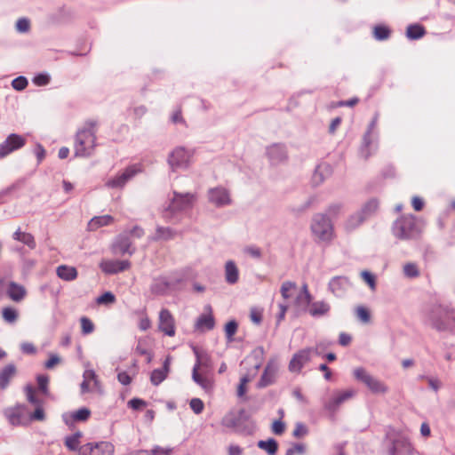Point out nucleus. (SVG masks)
<instances>
[{"label": "nucleus", "mask_w": 455, "mask_h": 455, "mask_svg": "<svg viewBox=\"0 0 455 455\" xmlns=\"http://www.w3.org/2000/svg\"><path fill=\"white\" fill-rule=\"evenodd\" d=\"M15 28L19 33H27L30 29V21L27 18H20L16 22Z\"/></svg>", "instance_id": "55"}, {"label": "nucleus", "mask_w": 455, "mask_h": 455, "mask_svg": "<svg viewBox=\"0 0 455 455\" xmlns=\"http://www.w3.org/2000/svg\"><path fill=\"white\" fill-rule=\"evenodd\" d=\"M112 251L115 254H129L135 252V248L132 246V242L127 234H120L112 245Z\"/></svg>", "instance_id": "19"}, {"label": "nucleus", "mask_w": 455, "mask_h": 455, "mask_svg": "<svg viewBox=\"0 0 455 455\" xmlns=\"http://www.w3.org/2000/svg\"><path fill=\"white\" fill-rule=\"evenodd\" d=\"M429 321L431 325L439 331L452 330L455 327V316L452 310L447 307L434 306Z\"/></svg>", "instance_id": "4"}, {"label": "nucleus", "mask_w": 455, "mask_h": 455, "mask_svg": "<svg viewBox=\"0 0 455 455\" xmlns=\"http://www.w3.org/2000/svg\"><path fill=\"white\" fill-rule=\"evenodd\" d=\"M12 238L27 245L29 249L33 250L36 247L34 235L30 233L21 232L20 228L13 233Z\"/></svg>", "instance_id": "34"}, {"label": "nucleus", "mask_w": 455, "mask_h": 455, "mask_svg": "<svg viewBox=\"0 0 455 455\" xmlns=\"http://www.w3.org/2000/svg\"><path fill=\"white\" fill-rule=\"evenodd\" d=\"M82 332L84 335H88L94 331L93 323L86 316H83L80 319Z\"/></svg>", "instance_id": "50"}, {"label": "nucleus", "mask_w": 455, "mask_h": 455, "mask_svg": "<svg viewBox=\"0 0 455 455\" xmlns=\"http://www.w3.org/2000/svg\"><path fill=\"white\" fill-rule=\"evenodd\" d=\"M28 84V79L23 76H20L12 81V88L19 92L26 89Z\"/></svg>", "instance_id": "52"}, {"label": "nucleus", "mask_w": 455, "mask_h": 455, "mask_svg": "<svg viewBox=\"0 0 455 455\" xmlns=\"http://www.w3.org/2000/svg\"><path fill=\"white\" fill-rule=\"evenodd\" d=\"M2 316L6 323H13L18 318V312L13 307H6L3 308Z\"/></svg>", "instance_id": "44"}, {"label": "nucleus", "mask_w": 455, "mask_h": 455, "mask_svg": "<svg viewBox=\"0 0 455 455\" xmlns=\"http://www.w3.org/2000/svg\"><path fill=\"white\" fill-rule=\"evenodd\" d=\"M91 411L85 407H83L76 411L71 412L69 415L64 414L63 419L66 424L69 423L68 418H70L72 421H85L89 419Z\"/></svg>", "instance_id": "35"}, {"label": "nucleus", "mask_w": 455, "mask_h": 455, "mask_svg": "<svg viewBox=\"0 0 455 455\" xmlns=\"http://www.w3.org/2000/svg\"><path fill=\"white\" fill-rule=\"evenodd\" d=\"M374 38L378 41L387 40L390 36V29L383 25H378L373 29Z\"/></svg>", "instance_id": "43"}, {"label": "nucleus", "mask_w": 455, "mask_h": 455, "mask_svg": "<svg viewBox=\"0 0 455 455\" xmlns=\"http://www.w3.org/2000/svg\"><path fill=\"white\" fill-rule=\"evenodd\" d=\"M426 34L425 28L419 24H411L407 27L406 36L411 40L421 38Z\"/></svg>", "instance_id": "39"}, {"label": "nucleus", "mask_w": 455, "mask_h": 455, "mask_svg": "<svg viewBox=\"0 0 455 455\" xmlns=\"http://www.w3.org/2000/svg\"><path fill=\"white\" fill-rule=\"evenodd\" d=\"M351 287V282L347 276L338 275L332 277L329 283V291L336 297H343Z\"/></svg>", "instance_id": "18"}, {"label": "nucleus", "mask_w": 455, "mask_h": 455, "mask_svg": "<svg viewBox=\"0 0 455 455\" xmlns=\"http://www.w3.org/2000/svg\"><path fill=\"white\" fill-rule=\"evenodd\" d=\"M361 276L372 291L376 289V279L371 272L364 270L361 273Z\"/></svg>", "instance_id": "60"}, {"label": "nucleus", "mask_w": 455, "mask_h": 455, "mask_svg": "<svg viewBox=\"0 0 455 455\" xmlns=\"http://www.w3.org/2000/svg\"><path fill=\"white\" fill-rule=\"evenodd\" d=\"M342 209L343 204L341 203L331 204L327 207L324 214H327L330 219L336 218L341 213Z\"/></svg>", "instance_id": "49"}, {"label": "nucleus", "mask_w": 455, "mask_h": 455, "mask_svg": "<svg viewBox=\"0 0 455 455\" xmlns=\"http://www.w3.org/2000/svg\"><path fill=\"white\" fill-rule=\"evenodd\" d=\"M159 330L167 336L172 337L175 335L174 318L171 312L163 308L159 313Z\"/></svg>", "instance_id": "20"}, {"label": "nucleus", "mask_w": 455, "mask_h": 455, "mask_svg": "<svg viewBox=\"0 0 455 455\" xmlns=\"http://www.w3.org/2000/svg\"><path fill=\"white\" fill-rule=\"evenodd\" d=\"M225 279L229 284H235L239 279V270L233 260H228L225 264Z\"/></svg>", "instance_id": "31"}, {"label": "nucleus", "mask_w": 455, "mask_h": 455, "mask_svg": "<svg viewBox=\"0 0 455 455\" xmlns=\"http://www.w3.org/2000/svg\"><path fill=\"white\" fill-rule=\"evenodd\" d=\"M25 406L17 404L13 407L5 408L3 411L4 416L12 426H20L24 419Z\"/></svg>", "instance_id": "23"}, {"label": "nucleus", "mask_w": 455, "mask_h": 455, "mask_svg": "<svg viewBox=\"0 0 455 455\" xmlns=\"http://www.w3.org/2000/svg\"><path fill=\"white\" fill-rule=\"evenodd\" d=\"M197 199L194 193L172 192V197L169 203L164 206L162 217L166 222L176 223L180 220V214L183 212L192 209Z\"/></svg>", "instance_id": "1"}, {"label": "nucleus", "mask_w": 455, "mask_h": 455, "mask_svg": "<svg viewBox=\"0 0 455 455\" xmlns=\"http://www.w3.org/2000/svg\"><path fill=\"white\" fill-rule=\"evenodd\" d=\"M5 292L8 298L14 302H20L27 296L26 288L22 284L13 281L8 283Z\"/></svg>", "instance_id": "26"}, {"label": "nucleus", "mask_w": 455, "mask_h": 455, "mask_svg": "<svg viewBox=\"0 0 455 455\" xmlns=\"http://www.w3.org/2000/svg\"><path fill=\"white\" fill-rule=\"evenodd\" d=\"M176 232L171 228H164L161 226L156 227V235L150 238L152 241L159 240H171L174 238Z\"/></svg>", "instance_id": "36"}, {"label": "nucleus", "mask_w": 455, "mask_h": 455, "mask_svg": "<svg viewBox=\"0 0 455 455\" xmlns=\"http://www.w3.org/2000/svg\"><path fill=\"white\" fill-rule=\"evenodd\" d=\"M96 121L89 120L76 132L75 140V155L76 156L86 157L92 155L96 146Z\"/></svg>", "instance_id": "2"}, {"label": "nucleus", "mask_w": 455, "mask_h": 455, "mask_svg": "<svg viewBox=\"0 0 455 455\" xmlns=\"http://www.w3.org/2000/svg\"><path fill=\"white\" fill-rule=\"evenodd\" d=\"M191 410L196 414H200L204 408V404L203 401L200 398H192L189 403Z\"/></svg>", "instance_id": "59"}, {"label": "nucleus", "mask_w": 455, "mask_h": 455, "mask_svg": "<svg viewBox=\"0 0 455 455\" xmlns=\"http://www.w3.org/2000/svg\"><path fill=\"white\" fill-rule=\"evenodd\" d=\"M191 152L184 147H177L168 156V164L174 172L178 169H187L189 166Z\"/></svg>", "instance_id": "9"}, {"label": "nucleus", "mask_w": 455, "mask_h": 455, "mask_svg": "<svg viewBox=\"0 0 455 455\" xmlns=\"http://www.w3.org/2000/svg\"><path fill=\"white\" fill-rule=\"evenodd\" d=\"M356 392L353 388H348L346 390H336L333 392L331 399L323 403V408L324 410L334 413L339 410L340 405L353 398Z\"/></svg>", "instance_id": "12"}, {"label": "nucleus", "mask_w": 455, "mask_h": 455, "mask_svg": "<svg viewBox=\"0 0 455 455\" xmlns=\"http://www.w3.org/2000/svg\"><path fill=\"white\" fill-rule=\"evenodd\" d=\"M16 373V367L14 364H8L4 366L0 371V387L2 389H5L11 381V379L14 377Z\"/></svg>", "instance_id": "33"}, {"label": "nucleus", "mask_w": 455, "mask_h": 455, "mask_svg": "<svg viewBox=\"0 0 455 455\" xmlns=\"http://www.w3.org/2000/svg\"><path fill=\"white\" fill-rule=\"evenodd\" d=\"M198 371H199V369L193 367L192 379L197 385H199L200 387H202L203 388L205 389L209 386V381L207 380V379L202 377L199 374Z\"/></svg>", "instance_id": "51"}, {"label": "nucleus", "mask_w": 455, "mask_h": 455, "mask_svg": "<svg viewBox=\"0 0 455 455\" xmlns=\"http://www.w3.org/2000/svg\"><path fill=\"white\" fill-rule=\"evenodd\" d=\"M142 169L140 164H132L125 168L123 172L117 173L115 177L109 178L105 186L112 189H122L127 182H129L138 173L141 172Z\"/></svg>", "instance_id": "8"}, {"label": "nucleus", "mask_w": 455, "mask_h": 455, "mask_svg": "<svg viewBox=\"0 0 455 455\" xmlns=\"http://www.w3.org/2000/svg\"><path fill=\"white\" fill-rule=\"evenodd\" d=\"M355 314L357 318L364 323H369L371 320V314L369 310L363 306H359L356 307Z\"/></svg>", "instance_id": "53"}, {"label": "nucleus", "mask_w": 455, "mask_h": 455, "mask_svg": "<svg viewBox=\"0 0 455 455\" xmlns=\"http://www.w3.org/2000/svg\"><path fill=\"white\" fill-rule=\"evenodd\" d=\"M39 390L44 394H48L49 378L46 375H39L36 378Z\"/></svg>", "instance_id": "58"}, {"label": "nucleus", "mask_w": 455, "mask_h": 455, "mask_svg": "<svg viewBox=\"0 0 455 455\" xmlns=\"http://www.w3.org/2000/svg\"><path fill=\"white\" fill-rule=\"evenodd\" d=\"M364 221L363 217L356 212L347 218L343 223V228L346 232L349 233L358 228Z\"/></svg>", "instance_id": "30"}, {"label": "nucleus", "mask_w": 455, "mask_h": 455, "mask_svg": "<svg viewBox=\"0 0 455 455\" xmlns=\"http://www.w3.org/2000/svg\"><path fill=\"white\" fill-rule=\"evenodd\" d=\"M296 287H297V285L294 282L286 281V282L283 283L281 289H280L282 297L284 299H290L292 296L291 291L293 290H295Z\"/></svg>", "instance_id": "46"}, {"label": "nucleus", "mask_w": 455, "mask_h": 455, "mask_svg": "<svg viewBox=\"0 0 455 455\" xmlns=\"http://www.w3.org/2000/svg\"><path fill=\"white\" fill-rule=\"evenodd\" d=\"M315 355H318V352L313 347L304 348L294 354L289 363L290 371L299 372Z\"/></svg>", "instance_id": "14"}, {"label": "nucleus", "mask_w": 455, "mask_h": 455, "mask_svg": "<svg viewBox=\"0 0 455 455\" xmlns=\"http://www.w3.org/2000/svg\"><path fill=\"white\" fill-rule=\"evenodd\" d=\"M192 350L196 356V363L194 367L197 369L202 368L204 371H210L212 369V360L210 354L207 351L200 349L196 346H192Z\"/></svg>", "instance_id": "24"}, {"label": "nucleus", "mask_w": 455, "mask_h": 455, "mask_svg": "<svg viewBox=\"0 0 455 455\" xmlns=\"http://www.w3.org/2000/svg\"><path fill=\"white\" fill-rule=\"evenodd\" d=\"M311 300L310 294L299 293L295 299V304L299 308L305 310L310 305Z\"/></svg>", "instance_id": "45"}, {"label": "nucleus", "mask_w": 455, "mask_h": 455, "mask_svg": "<svg viewBox=\"0 0 455 455\" xmlns=\"http://www.w3.org/2000/svg\"><path fill=\"white\" fill-rule=\"evenodd\" d=\"M330 305L325 301H315L311 304L309 314L314 317L326 315L330 311Z\"/></svg>", "instance_id": "37"}, {"label": "nucleus", "mask_w": 455, "mask_h": 455, "mask_svg": "<svg viewBox=\"0 0 455 455\" xmlns=\"http://www.w3.org/2000/svg\"><path fill=\"white\" fill-rule=\"evenodd\" d=\"M258 447L264 450L268 455H275L278 450V443L275 439L269 438L259 441Z\"/></svg>", "instance_id": "41"}, {"label": "nucleus", "mask_w": 455, "mask_h": 455, "mask_svg": "<svg viewBox=\"0 0 455 455\" xmlns=\"http://www.w3.org/2000/svg\"><path fill=\"white\" fill-rule=\"evenodd\" d=\"M403 275L409 278H415L419 275V270L417 264L409 262L403 266Z\"/></svg>", "instance_id": "47"}, {"label": "nucleus", "mask_w": 455, "mask_h": 455, "mask_svg": "<svg viewBox=\"0 0 455 455\" xmlns=\"http://www.w3.org/2000/svg\"><path fill=\"white\" fill-rule=\"evenodd\" d=\"M353 374L358 381L363 382L375 395H385L389 391L388 387L383 381L371 375L363 367L355 369Z\"/></svg>", "instance_id": "7"}, {"label": "nucleus", "mask_w": 455, "mask_h": 455, "mask_svg": "<svg viewBox=\"0 0 455 455\" xmlns=\"http://www.w3.org/2000/svg\"><path fill=\"white\" fill-rule=\"evenodd\" d=\"M26 139L17 133H11L4 141L0 144V159H4L12 152L23 148Z\"/></svg>", "instance_id": "15"}, {"label": "nucleus", "mask_w": 455, "mask_h": 455, "mask_svg": "<svg viewBox=\"0 0 455 455\" xmlns=\"http://www.w3.org/2000/svg\"><path fill=\"white\" fill-rule=\"evenodd\" d=\"M244 252L254 259H259L262 255L261 250L257 246H248L244 249Z\"/></svg>", "instance_id": "64"}, {"label": "nucleus", "mask_w": 455, "mask_h": 455, "mask_svg": "<svg viewBox=\"0 0 455 455\" xmlns=\"http://www.w3.org/2000/svg\"><path fill=\"white\" fill-rule=\"evenodd\" d=\"M33 83L37 86H44L50 83V76L47 74H37L33 78Z\"/></svg>", "instance_id": "62"}, {"label": "nucleus", "mask_w": 455, "mask_h": 455, "mask_svg": "<svg viewBox=\"0 0 455 455\" xmlns=\"http://www.w3.org/2000/svg\"><path fill=\"white\" fill-rule=\"evenodd\" d=\"M204 310L208 313V314H203L201 315L196 323H195V328L196 330H199L201 331H211L214 328L215 326V320H214V317L212 315V307L210 305H206L204 307Z\"/></svg>", "instance_id": "25"}, {"label": "nucleus", "mask_w": 455, "mask_h": 455, "mask_svg": "<svg viewBox=\"0 0 455 455\" xmlns=\"http://www.w3.org/2000/svg\"><path fill=\"white\" fill-rule=\"evenodd\" d=\"M83 379L84 380H87L88 383L92 382L93 387L96 390H100V388H101L100 382L99 378H98L96 372L94 371V370H92V369H86L84 371Z\"/></svg>", "instance_id": "42"}, {"label": "nucleus", "mask_w": 455, "mask_h": 455, "mask_svg": "<svg viewBox=\"0 0 455 455\" xmlns=\"http://www.w3.org/2000/svg\"><path fill=\"white\" fill-rule=\"evenodd\" d=\"M237 328L238 323L235 320H231L225 325V333L228 342L233 341V337L237 331Z\"/></svg>", "instance_id": "48"}, {"label": "nucleus", "mask_w": 455, "mask_h": 455, "mask_svg": "<svg viewBox=\"0 0 455 455\" xmlns=\"http://www.w3.org/2000/svg\"><path fill=\"white\" fill-rule=\"evenodd\" d=\"M379 115L376 113L368 125L363 137V142L359 149V155L363 159H368L378 148V133L374 132L378 124Z\"/></svg>", "instance_id": "6"}, {"label": "nucleus", "mask_w": 455, "mask_h": 455, "mask_svg": "<svg viewBox=\"0 0 455 455\" xmlns=\"http://www.w3.org/2000/svg\"><path fill=\"white\" fill-rule=\"evenodd\" d=\"M56 274L59 278L70 282L77 277V270L74 267L67 266V265H60L56 269Z\"/></svg>", "instance_id": "32"}, {"label": "nucleus", "mask_w": 455, "mask_h": 455, "mask_svg": "<svg viewBox=\"0 0 455 455\" xmlns=\"http://www.w3.org/2000/svg\"><path fill=\"white\" fill-rule=\"evenodd\" d=\"M379 205V201L376 198H371L363 204L358 212L366 220L376 214Z\"/></svg>", "instance_id": "29"}, {"label": "nucleus", "mask_w": 455, "mask_h": 455, "mask_svg": "<svg viewBox=\"0 0 455 455\" xmlns=\"http://www.w3.org/2000/svg\"><path fill=\"white\" fill-rule=\"evenodd\" d=\"M308 429L307 427L301 422H298L295 425V428L293 430L292 435L296 438H300L306 435H307Z\"/></svg>", "instance_id": "61"}, {"label": "nucleus", "mask_w": 455, "mask_h": 455, "mask_svg": "<svg viewBox=\"0 0 455 455\" xmlns=\"http://www.w3.org/2000/svg\"><path fill=\"white\" fill-rule=\"evenodd\" d=\"M25 393H26V396H27V399L28 401L34 404V405H39L40 404V400L35 395V388L32 387V386H27L25 387Z\"/></svg>", "instance_id": "57"}, {"label": "nucleus", "mask_w": 455, "mask_h": 455, "mask_svg": "<svg viewBox=\"0 0 455 455\" xmlns=\"http://www.w3.org/2000/svg\"><path fill=\"white\" fill-rule=\"evenodd\" d=\"M82 436V433L80 431H77L65 438V445L66 447L72 451H78L81 446L80 444V438Z\"/></svg>", "instance_id": "40"}, {"label": "nucleus", "mask_w": 455, "mask_h": 455, "mask_svg": "<svg viewBox=\"0 0 455 455\" xmlns=\"http://www.w3.org/2000/svg\"><path fill=\"white\" fill-rule=\"evenodd\" d=\"M331 167L329 164L323 163L316 166L312 177V182L315 186L322 184L326 178L331 176Z\"/></svg>", "instance_id": "28"}, {"label": "nucleus", "mask_w": 455, "mask_h": 455, "mask_svg": "<svg viewBox=\"0 0 455 455\" xmlns=\"http://www.w3.org/2000/svg\"><path fill=\"white\" fill-rule=\"evenodd\" d=\"M115 446L110 442L87 443L79 449V455H113Z\"/></svg>", "instance_id": "13"}, {"label": "nucleus", "mask_w": 455, "mask_h": 455, "mask_svg": "<svg viewBox=\"0 0 455 455\" xmlns=\"http://www.w3.org/2000/svg\"><path fill=\"white\" fill-rule=\"evenodd\" d=\"M310 230L314 240L318 243L329 244L335 237L334 225L331 220L322 212L313 215Z\"/></svg>", "instance_id": "3"}, {"label": "nucleus", "mask_w": 455, "mask_h": 455, "mask_svg": "<svg viewBox=\"0 0 455 455\" xmlns=\"http://www.w3.org/2000/svg\"><path fill=\"white\" fill-rule=\"evenodd\" d=\"M207 197L209 203L217 208L226 207L232 204L229 190L222 186L210 188L207 191Z\"/></svg>", "instance_id": "11"}, {"label": "nucleus", "mask_w": 455, "mask_h": 455, "mask_svg": "<svg viewBox=\"0 0 455 455\" xmlns=\"http://www.w3.org/2000/svg\"><path fill=\"white\" fill-rule=\"evenodd\" d=\"M392 231L395 237L402 240L415 239L420 233L412 216L402 217L395 220L393 224Z\"/></svg>", "instance_id": "5"}, {"label": "nucleus", "mask_w": 455, "mask_h": 455, "mask_svg": "<svg viewBox=\"0 0 455 455\" xmlns=\"http://www.w3.org/2000/svg\"><path fill=\"white\" fill-rule=\"evenodd\" d=\"M172 452L173 448L162 447L159 445H155L150 451H148L149 455H172Z\"/></svg>", "instance_id": "54"}, {"label": "nucleus", "mask_w": 455, "mask_h": 455, "mask_svg": "<svg viewBox=\"0 0 455 455\" xmlns=\"http://www.w3.org/2000/svg\"><path fill=\"white\" fill-rule=\"evenodd\" d=\"M178 281L172 280L167 276H158L153 279L150 291L155 295L164 296L172 291Z\"/></svg>", "instance_id": "17"}, {"label": "nucleus", "mask_w": 455, "mask_h": 455, "mask_svg": "<svg viewBox=\"0 0 455 455\" xmlns=\"http://www.w3.org/2000/svg\"><path fill=\"white\" fill-rule=\"evenodd\" d=\"M170 363L171 358L168 356L165 358L162 368L155 369L152 371L150 381L154 386H158L167 378L168 372L170 371Z\"/></svg>", "instance_id": "27"}, {"label": "nucleus", "mask_w": 455, "mask_h": 455, "mask_svg": "<svg viewBox=\"0 0 455 455\" xmlns=\"http://www.w3.org/2000/svg\"><path fill=\"white\" fill-rule=\"evenodd\" d=\"M112 221L113 217L110 215L93 217L88 223V229L96 230L100 227L109 225Z\"/></svg>", "instance_id": "38"}, {"label": "nucleus", "mask_w": 455, "mask_h": 455, "mask_svg": "<svg viewBox=\"0 0 455 455\" xmlns=\"http://www.w3.org/2000/svg\"><path fill=\"white\" fill-rule=\"evenodd\" d=\"M130 267L131 262L129 260H103L100 264V267L107 275L123 272Z\"/></svg>", "instance_id": "21"}, {"label": "nucleus", "mask_w": 455, "mask_h": 455, "mask_svg": "<svg viewBox=\"0 0 455 455\" xmlns=\"http://www.w3.org/2000/svg\"><path fill=\"white\" fill-rule=\"evenodd\" d=\"M306 452V446L304 443H294L292 446L286 450L285 455H303Z\"/></svg>", "instance_id": "56"}, {"label": "nucleus", "mask_w": 455, "mask_h": 455, "mask_svg": "<svg viewBox=\"0 0 455 455\" xmlns=\"http://www.w3.org/2000/svg\"><path fill=\"white\" fill-rule=\"evenodd\" d=\"M388 455H411L412 446L410 441L401 435L388 436L387 442Z\"/></svg>", "instance_id": "10"}, {"label": "nucleus", "mask_w": 455, "mask_h": 455, "mask_svg": "<svg viewBox=\"0 0 455 455\" xmlns=\"http://www.w3.org/2000/svg\"><path fill=\"white\" fill-rule=\"evenodd\" d=\"M277 371V365L274 360H270L264 371L263 373L257 384V387L259 388H264L266 387H268L272 385L275 382V375Z\"/></svg>", "instance_id": "22"}, {"label": "nucleus", "mask_w": 455, "mask_h": 455, "mask_svg": "<svg viewBox=\"0 0 455 455\" xmlns=\"http://www.w3.org/2000/svg\"><path fill=\"white\" fill-rule=\"evenodd\" d=\"M116 300L115 295L110 291H106L97 299L99 304H111Z\"/></svg>", "instance_id": "63"}, {"label": "nucleus", "mask_w": 455, "mask_h": 455, "mask_svg": "<svg viewBox=\"0 0 455 455\" xmlns=\"http://www.w3.org/2000/svg\"><path fill=\"white\" fill-rule=\"evenodd\" d=\"M266 155L271 165H279L288 160L286 146L282 143H274L266 148Z\"/></svg>", "instance_id": "16"}]
</instances>
